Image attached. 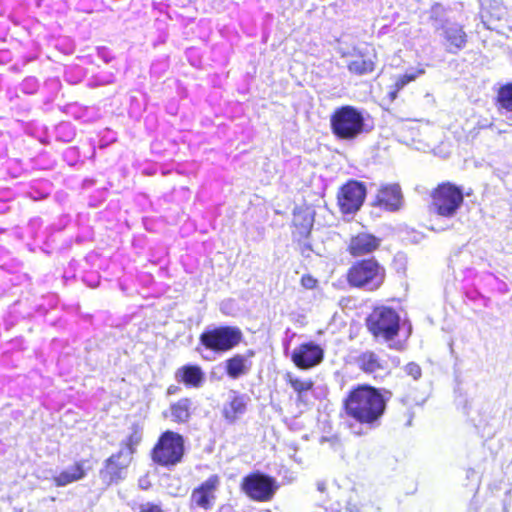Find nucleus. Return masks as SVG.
Listing matches in <instances>:
<instances>
[{
	"mask_svg": "<svg viewBox=\"0 0 512 512\" xmlns=\"http://www.w3.org/2000/svg\"><path fill=\"white\" fill-rule=\"evenodd\" d=\"M142 441V431L138 427H133L127 437L120 443V449L117 453H122V456L133 460V455L136 452L137 446Z\"/></svg>",
	"mask_w": 512,
	"mask_h": 512,
	"instance_id": "nucleus-20",
	"label": "nucleus"
},
{
	"mask_svg": "<svg viewBox=\"0 0 512 512\" xmlns=\"http://www.w3.org/2000/svg\"><path fill=\"white\" fill-rule=\"evenodd\" d=\"M217 512H234V510L229 506H221Z\"/></svg>",
	"mask_w": 512,
	"mask_h": 512,
	"instance_id": "nucleus-34",
	"label": "nucleus"
},
{
	"mask_svg": "<svg viewBox=\"0 0 512 512\" xmlns=\"http://www.w3.org/2000/svg\"><path fill=\"white\" fill-rule=\"evenodd\" d=\"M355 434H361L362 431H354Z\"/></svg>",
	"mask_w": 512,
	"mask_h": 512,
	"instance_id": "nucleus-35",
	"label": "nucleus"
},
{
	"mask_svg": "<svg viewBox=\"0 0 512 512\" xmlns=\"http://www.w3.org/2000/svg\"><path fill=\"white\" fill-rule=\"evenodd\" d=\"M249 397L244 394L234 393L231 397L227 408L225 409L226 414H243L246 412Z\"/></svg>",
	"mask_w": 512,
	"mask_h": 512,
	"instance_id": "nucleus-24",
	"label": "nucleus"
},
{
	"mask_svg": "<svg viewBox=\"0 0 512 512\" xmlns=\"http://www.w3.org/2000/svg\"><path fill=\"white\" fill-rule=\"evenodd\" d=\"M291 359L300 369L311 368L320 363V347L311 343L301 344L292 352Z\"/></svg>",
	"mask_w": 512,
	"mask_h": 512,
	"instance_id": "nucleus-13",
	"label": "nucleus"
},
{
	"mask_svg": "<svg viewBox=\"0 0 512 512\" xmlns=\"http://www.w3.org/2000/svg\"><path fill=\"white\" fill-rule=\"evenodd\" d=\"M277 488L276 480L273 477L259 471L244 476L240 483L241 491L249 499L256 502L270 501Z\"/></svg>",
	"mask_w": 512,
	"mask_h": 512,
	"instance_id": "nucleus-7",
	"label": "nucleus"
},
{
	"mask_svg": "<svg viewBox=\"0 0 512 512\" xmlns=\"http://www.w3.org/2000/svg\"><path fill=\"white\" fill-rule=\"evenodd\" d=\"M377 204L389 211H397L403 204V195L398 184L382 186L377 194Z\"/></svg>",
	"mask_w": 512,
	"mask_h": 512,
	"instance_id": "nucleus-15",
	"label": "nucleus"
},
{
	"mask_svg": "<svg viewBox=\"0 0 512 512\" xmlns=\"http://www.w3.org/2000/svg\"><path fill=\"white\" fill-rule=\"evenodd\" d=\"M243 341V333L237 326L218 325L204 329L199 335L198 351L223 354L233 350Z\"/></svg>",
	"mask_w": 512,
	"mask_h": 512,
	"instance_id": "nucleus-1",
	"label": "nucleus"
},
{
	"mask_svg": "<svg viewBox=\"0 0 512 512\" xmlns=\"http://www.w3.org/2000/svg\"><path fill=\"white\" fill-rule=\"evenodd\" d=\"M404 369L407 375L411 376L414 380H418L422 375L421 367L417 363H408Z\"/></svg>",
	"mask_w": 512,
	"mask_h": 512,
	"instance_id": "nucleus-28",
	"label": "nucleus"
},
{
	"mask_svg": "<svg viewBox=\"0 0 512 512\" xmlns=\"http://www.w3.org/2000/svg\"><path fill=\"white\" fill-rule=\"evenodd\" d=\"M301 284L306 289H312L316 287L317 280L310 275H303L301 278Z\"/></svg>",
	"mask_w": 512,
	"mask_h": 512,
	"instance_id": "nucleus-30",
	"label": "nucleus"
},
{
	"mask_svg": "<svg viewBox=\"0 0 512 512\" xmlns=\"http://www.w3.org/2000/svg\"><path fill=\"white\" fill-rule=\"evenodd\" d=\"M220 486V476L210 475L205 481L196 486L190 495V506L210 510L216 500V492Z\"/></svg>",
	"mask_w": 512,
	"mask_h": 512,
	"instance_id": "nucleus-9",
	"label": "nucleus"
},
{
	"mask_svg": "<svg viewBox=\"0 0 512 512\" xmlns=\"http://www.w3.org/2000/svg\"><path fill=\"white\" fill-rule=\"evenodd\" d=\"M249 370L245 357L241 354H235L225 361L226 374L232 378L237 379L246 374Z\"/></svg>",
	"mask_w": 512,
	"mask_h": 512,
	"instance_id": "nucleus-21",
	"label": "nucleus"
},
{
	"mask_svg": "<svg viewBox=\"0 0 512 512\" xmlns=\"http://www.w3.org/2000/svg\"><path fill=\"white\" fill-rule=\"evenodd\" d=\"M345 405L350 416H381L386 400L376 389L360 386L350 393Z\"/></svg>",
	"mask_w": 512,
	"mask_h": 512,
	"instance_id": "nucleus-2",
	"label": "nucleus"
},
{
	"mask_svg": "<svg viewBox=\"0 0 512 512\" xmlns=\"http://www.w3.org/2000/svg\"><path fill=\"white\" fill-rule=\"evenodd\" d=\"M348 69L352 73L363 75L374 70V61L371 57L364 58L361 55L348 64Z\"/></svg>",
	"mask_w": 512,
	"mask_h": 512,
	"instance_id": "nucleus-23",
	"label": "nucleus"
},
{
	"mask_svg": "<svg viewBox=\"0 0 512 512\" xmlns=\"http://www.w3.org/2000/svg\"><path fill=\"white\" fill-rule=\"evenodd\" d=\"M175 380L187 389H199L205 383V372L197 364H185L174 373Z\"/></svg>",
	"mask_w": 512,
	"mask_h": 512,
	"instance_id": "nucleus-12",
	"label": "nucleus"
},
{
	"mask_svg": "<svg viewBox=\"0 0 512 512\" xmlns=\"http://www.w3.org/2000/svg\"><path fill=\"white\" fill-rule=\"evenodd\" d=\"M357 364L365 373L375 376L389 372L388 362L373 351H365L359 355Z\"/></svg>",
	"mask_w": 512,
	"mask_h": 512,
	"instance_id": "nucleus-16",
	"label": "nucleus"
},
{
	"mask_svg": "<svg viewBox=\"0 0 512 512\" xmlns=\"http://www.w3.org/2000/svg\"><path fill=\"white\" fill-rule=\"evenodd\" d=\"M330 121L333 133L346 140L356 138L362 133L364 127L362 114L352 106H343L337 109Z\"/></svg>",
	"mask_w": 512,
	"mask_h": 512,
	"instance_id": "nucleus-6",
	"label": "nucleus"
},
{
	"mask_svg": "<svg viewBox=\"0 0 512 512\" xmlns=\"http://www.w3.org/2000/svg\"><path fill=\"white\" fill-rule=\"evenodd\" d=\"M416 75L414 74H404L399 76L395 83L390 87L388 92V97L390 101H394L397 98L398 92L403 89L409 82L415 80Z\"/></svg>",
	"mask_w": 512,
	"mask_h": 512,
	"instance_id": "nucleus-26",
	"label": "nucleus"
},
{
	"mask_svg": "<svg viewBox=\"0 0 512 512\" xmlns=\"http://www.w3.org/2000/svg\"><path fill=\"white\" fill-rule=\"evenodd\" d=\"M185 452L183 437L173 431L163 432L151 450V459L162 467H173L180 463Z\"/></svg>",
	"mask_w": 512,
	"mask_h": 512,
	"instance_id": "nucleus-3",
	"label": "nucleus"
},
{
	"mask_svg": "<svg viewBox=\"0 0 512 512\" xmlns=\"http://www.w3.org/2000/svg\"><path fill=\"white\" fill-rule=\"evenodd\" d=\"M285 380L299 397H301L305 392L312 390L314 387V382L312 380L300 379L290 372L285 374Z\"/></svg>",
	"mask_w": 512,
	"mask_h": 512,
	"instance_id": "nucleus-22",
	"label": "nucleus"
},
{
	"mask_svg": "<svg viewBox=\"0 0 512 512\" xmlns=\"http://www.w3.org/2000/svg\"><path fill=\"white\" fill-rule=\"evenodd\" d=\"M380 245V239L372 234L360 233L351 238L349 251L354 257L363 256L375 251Z\"/></svg>",
	"mask_w": 512,
	"mask_h": 512,
	"instance_id": "nucleus-17",
	"label": "nucleus"
},
{
	"mask_svg": "<svg viewBox=\"0 0 512 512\" xmlns=\"http://www.w3.org/2000/svg\"><path fill=\"white\" fill-rule=\"evenodd\" d=\"M444 9L440 4H435L431 9V18L438 21V18L442 15Z\"/></svg>",
	"mask_w": 512,
	"mask_h": 512,
	"instance_id": "nucleus-32",
	"label": "nucleus"
},
{
	"mask_svg": "<svg viewBox=\"0 0 512 512\" xmlns=\"http://www.w3.org/2000/svg\"><path fill=\"white\" fill-rule=\"evenodd\" d=\"M138 512H165L160 504L146 502L139 505Z\"/></svg>",
	"mask_w": 512,
	"mask_h": 512,
	"instance_id": "nucleus-29",
	"label": "nucleus"
},
{
	"mask_svg": "<svg viewBox=\"0 0 512 512\" xmlns=\"http://www.w3.org/2000/svg\"><path fill=\"white\" fill-rule=\"evenodd\" d=\"M366 196L365 186L357 181L344 185L338 196V202L344 213H354L360 209Z\"/></svg>",
	"mask_w": 512,
	"mask_h": 512,
	"instance_id": "nucleus-11",
	"label": "nucleus"
},
{
	"mask_svg": "<svg viewBox=\"0 0 512 512\" xmlns=\"http://www.w3.org/2000/svg\"><path fill=\"white\" fill-rule=\"evenodd\" d=\"M462 190L449 182L442 183L432 193V208L444 217H453L462 206Z\"/></svg>",
	"mask_w": 512,
	"mask_h": 512,
	"instance_id": "nucleus-8",
	"label": "nucleus"
},
{
	"mask_svg": "<svg viewBox=\"0 0 512 512\" xmlns=\"http://www.w3.org/2000/svg\"><path fill=\"white\" fill-rule=\"evenodd\" d=\"M498 102L501 107L512 111V83L504 85L498 92Z\"/></svg>",
	"mask_w": 512,
	"mask_h": 512,
	"instance_id": "nucleus-27",
	"label": "nucleus"
},
{
	"mask_svg": "<svg viewBox=\"0 0 512 512\" xmlns=\"http://www.w3.org/2000/svg\"><path fill=\"white\" fill-rule=\"evenodd\" d=\"M88 460L75 461L67 470L61 471L52 477L55 486L63 487L84 479L92 466H85Z\"/></svg>",
	"mask_w": 512,
	"mask_h": 512,
	"instance_id": "nucleus-14",
	"label": "nucleus"
},
{
	"mask_svg": "<svg viewBox=\"0 0 512 512\" xmlns=\"http://www.w3.org/2000/svg\"><path fill=\"white\" fill-rule=\"evenodd\" d=\"M172 416H189L192 412V401L190 398H180L170 406Z\"/></svg>",
	"mask_w": 512,
	"mask_h": 512,
	"instance_id": "nucleus-25",
	"label": "nucleus"
},
{
	"mask_svg": "<svg viewBox=\"0 0 512 512\" xmlns=\"http://www.w3.org/2000/svg\"><path fill=\"white\" fill-rule=\"evenodd\" d=\"M131 462V460L122 456V453L116 452L110 455L99 470V477L102 483L106 486H111L124 480Z\"/></svg>",
	"mask_w": 512,
	"mask_h": 512,
	"instance_id": "nucleus-10",
	"label": "nucleus"
},
{
	"mask_svg": "<svg viewBox=\"0 0 512 512\" xmlns=\"http://www.w3.org/2000/svg\"><path fill=\"white\" fill-rule=\"evenodd\" d=\"M378 419L379 418H364V417L354 418V421L352 423H350L349 425L351 428L355 427L356 425H364V424L372 425Z\"/></svg>",
	"mask_w": 512,
	"mask_h": 512,
	"instance_id": "nucleus-31",
	"label": "nucleus"
},
{
	"mask_svg": "<svg viewBox=\"0 0 512 512\" xmlns=\"http://www.w3.org/2000/svg\"><path fill=\"white\" fill-rule=\"evenodd\" d=\"M385 278V270L374 259L362 260L352 265L347 273L351 286L369 291L378 289Z\"/></svg>",
	"mask_w": 512,
	"mask_h": 512,
	"instance_id": "nucleus-4",
	"label": "nucleus"
},
{
	"mask_svg": "<svg viewBox=\"0 0 512 512\" xmlns=\"http://www.w3.org/2000/svg\"><path fill=\"white\" fill-rule=\"evenodd\" d=\"M178 390H179V387H178V386H176V385H170V386L167 388L166 393H167V395H173V394L177 393V392H178Z\"/></svg>",
	"mask_w": 512,
	"mask_h": 512,
	"instance_id": "nucleus-33",
	"label": "nucleus"
},
{
	"mask_svg": "<svg viewBox=\"0 0 512 512\" xmlns=\"http://www.w3.org/2000/svg\"><path fill=\"white\" fill-rule=\"evenodd\" d=\"M400 317L386 306L376 307L367 318V327L377 339L389 341L398 335Z\"/></svg>",
	"mask_w": 512,
	"mask_h": 512,
	"instance_id": "nucleus-5",
	"label": "nucleus"
},
{
	"mask_svg": "<svg viewBox=\"0 0 512 512\" xmlns=\"http://www.w3.org/2000/svg\"><path fill=\"white\" fill-rule=\"evenodd\" d=\"M437 30H443V37L445 38L448 46L449 52H454L453 48L456 50L462 49L467 42V35L464 32L462 26L458 24H443L438 26L434 25Z\"/></svg>",
	"mask_w": 512,
	"mask_h": 512,
	"instance_id": "nucleus-18",
	"label": "nucleus"
},
{
	"mask_svg": "<svg viewBox=\"0 0 512 512\" xmlns=\"http://www.w3.org/2000/svg\"><path fill=\"white\" fill-rule=\"evenodd\" d=\"M292 235L300 240L308 237L312 229V218L304 211H295L292 219Z\"/></svg>",
	"mask_w": 512,
	"mask_h": 512,
	"instance_id": "nucleus-19",
	"label": "nucleus"
}]
</instances>
